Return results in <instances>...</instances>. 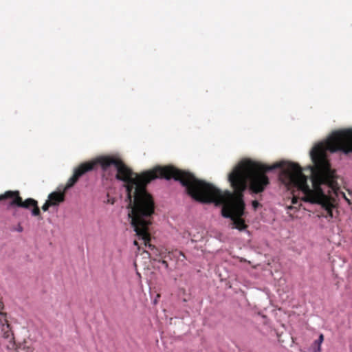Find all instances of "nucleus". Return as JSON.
Wrapping results in <instances>:
<instances>
[{
    "mask_svg": "<svg viewBox=\"0 0 352 352\" xmlns=\"http://www.w3.org/2000/svg\"><path fill=\"white\" fill-rule=\"evenodd\" d=\"M161 262H162V265L165 267L166 269L168 268V264L166 261L162 260Z\"/></svg>",
    "mask_w": 352,
    "mask_h": 352,
    "instance_id": "13",
    "label": "nucleus"
},
{
    "mask_svg": "<svg viewBox=\"0 0 352 352\" xmlns=\"http://www.w3.org/2000/svg\"><path fill=\"white\" fill-rule=\"evenodd\" d=\"M3 307V305L1 302H0V309H2Z\"/></svg>",
    "mask_w": 352,
    "mask_h": 352,
    "instance_id": "17",
    "label": "nucleus"
},
{
    "mask_svg": "<svg viewBox=\"0 0 352 352\" xmlns=\"http://www.w3.org/2000/svg\"><path fill=\"white\" fill-rule=\"evenodd\" d=\"M133 244H134L135 246H138V241H134Z\"/></svg>",
    "mask_w": 352,
    "mask_h": 352,
    "instance_id": "15",
    "label": "nucleus"
},
{
    "mask_svg": "<svg viewBox=\"0 0 352 352\" xmlns=\"http://www.w3.org/2000/svg\"><path fill=\"white\" fill-rule=\"evenodd\" d=\"M8 323L6 313L0 311V327Z\"/></svg>",
    "mask_w": 352,
    "mask_h": 352,
    "instance_id": "8",
    "label": "nucleus"
},
{
    "mask_svg": "<svg viewBox=\"0 0 352 352\" xmlns=\"http://www.w3.org/2000/svg\"><path fill=\"white\" fill-rule=\"evenodd\" d=\"M11 199V201L10 202V207H20L25 209H29L34 206L37 204V201L32 198H28L25 201H23L22 198L20 196V193L18 190L12 191L8 190L6 191L4 194L0 195V201Z\"/></svg>",
    "mask_w": 352,
    "mask_h": 352,
    "instance_id": "4",
    "label": "nucleus"
},
{
    "mask_svg": "<svg viewBox=\"0 0 352 352\" xmlns=\"http://www.w3.org/2000/svg\"><path fill=\"white\" fill-rule=\"evenodd\" d=\"M32 208H33V209L32 210V214L33 216L40 215L41 211H40L39 208L38 207V204H36V206H34Z\"/></svg>",
    "mask_w": 352,
    "mask_h": 352,
    "instance_id": "9",
    "label": "nucleus"
},
{
    "mask_svg": "<svg viewBox=\"0 0 352 352\" xmlns=\"http://www.w3.org/2000/svg\"><path fill=\"white\" fill-rule=\"evenodd\" d=\"M252 205L254 210H256L261 206L260 204L258 203V201L256 200H254L252 202Z\"/></svg>",
    "mask_w": 352,
    "mask_h": 352,
    "instance_id": "11",
    "label": "nucleus"
},
{
    "mask_svg": "<svg viewBox=\"0 0 352 352\" xmlns=\"http://www.w3.org/2000/svg\"><path fill=\"white\" fill-rule=\"evenodd\" d=\"M16 230L17 232H23V227L21 226V224H19V225L17 226V228H16Z\"/></svg>",
    "mask_w": 352,
    "mask_h": 352,
    "instance_id": "12",
    "label": "nucleus"
},
{
    "mask_svg": "<svg viewBox=\"0 0 352 352\" xmlns=\"http://www.w3.org/2000/svg\"><path fill=\"white\" fill-rule=\"evenodd\" d=\"M179 254L182 255L184 258H185V255L182 252H179Z\"/></svg>",
    "mask_w": 352,
    "mask_h": 352,
    "instance_id": "16",
    "label": "nucleus"
},
{
    "mask_svg": "<svg viewBox=\"0 0 352 352\" xmlns=\"http://www.w3.org/2000/svg\"><path fill=\"white\" fill-rule=\"evenodd\" d=\"M170 179L178 181L186 188L187 193L195 200L204 203L223 205L221 214L232 220L234 228L243 230L248 226L242 217L245 213V202L239 203L237 197L231 195L228 190L222 192L212 184L197 179L192 173L172 166Z\"/></svg>",
    "mask_w": 352,
    "mask_h": 352,
    "instance_id": "3",
    "label": "nucleus"
},
{
    "mask_svg": "<svg viewBox=\"0 0 352 352\" xmlns=\"http://www.w3.org/2000/svg\"><path fill=\"white\" fill-rule=\"evenodd\" d=\"M100 165L103 173L109 171L113 166L117 170L116 178L124 182L126 197L129 201V217L131 223L139 239L144 241L146 247L151 249L154 245L150 243L151 235L148 227L152 223V215L155 211V203L152 195L147 191V185L157 178L170 179L172 166H160L142 172L134 173L124 162L117 156H100L94 160L80 164L74 168L73 175L65 185V190L74 186L85 174Z\"/></svg>",
    "mask_w": 352,
    "mask_h": 352,
    "instance_id": "2",
    "label": "nucleus"
},
{
    "mask_svg": "<svg viewBox=\"0 0 352 352\" xmlns=\"http://www.w3.org/2000/svg\"><path fill=\"white\" fill-rule=\"evenodd\" d=\"M324 340V336L322 334H320L318 339L314 342V346L316 347L315 351L320 352L321 350V344Z\"/></svg>",
    "mask_w": 352,
    "mask_h": 352,
    "instance_id": "7",
    "label": "nucleus"
},
{
    "mask_svg": "<svg viewBox=\"0 0 352 352\" xmlns=\"http://www.w3.org/2000/svg\"><path fill=\"white\" fill-rule=\"evenodd\" d=\"M338 151L345 154L352 153V129L333 132L324 143L318 144L311 149L310 156L314 164L311 168L313 189L309 188L307 176L296 163L280 162L268 166L251 160L242 161L228 175V180L234 189L231 195L237 197L241 204L247 181L251 193H261L270 185L267 173L281 168L279 177L283 184L302 191L305 201L320 204L327 212L325 217L333 218L335 206L321 186H326L329 188L328 192H336L339 188L335 173L331 170L326 155L327 151L334 153Z\"/></svg>",
    "mask_w": 352,
    "mask_h": 352,
    "instance_id": "1",
    "label": "nucleus"
},
{
    "mask_svg": "<svg viewBox=\"0 0 352 352\" xmlns=\"http://www.w3.org/2000/svg\"><path fill=\"white\" fill-rule=\"evenodd\" d=\"M298 202V199L296 197H294L292 199V204H296Z\"/></svg>",
    "mask_w": 352,
    "mask_h": 352,
    "instance_id": "14",
    "label": "nucleus"
},
{
    "mask_svg": "<svg viewBox=\"0 0 352 352\" xmlns=\"http://www.w3.org/2000/svg\"><path fill=\"white\" fill-rule=\"evenodd\" d=\"M67 190H65V186L63 188L59 187L58 191L52 192L48 195L47 200L53 206H58L65 201Z\"/></svg>",
    "mask_w": 352,
    "mask_h": 352,
    "instance_id": "5",
    "label": "nucleus"
},
{
    "mask_svg": "<svg viewBox=\"0 0 352 352\" xmlns=\"http://www.w3.org/2000/svg\"><path fill=\"white\" fill-rule=\"evenodd\" d=\"M2 336L4 338L9 340L10 342H12L14 340L13 333L11 330L10 324H2L0 327Z\"/></svg>",
    "mask_w": 352,
    "mask_h": 352,
    "instance_id": "6",
    "label": "nucleus"
},
{
    "mask_svg": "<svg viewBox=\"0 0 352 352\" xmlns=\"http://www.w3.org/2000/svg\"><path fill=\"white\" fill-rule=\"evenodd\" d=\"M50 206H53L51 204L50 201H49L48 200H47V201H45V203L43 205V206H42V210H43V211H47V210L49 209V208H50Z\"/></svg>",
    "mask_w": 352,
    "mask_h": 352,
    "instance_id": "10",
    "label": "nucleus"
}]
</instances>
